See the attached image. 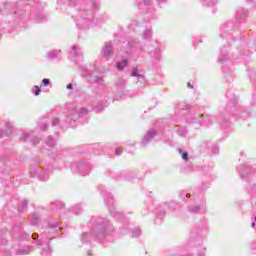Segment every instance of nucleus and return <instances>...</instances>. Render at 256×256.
<instances>
[{
	"mask_svg": "<svg viewBox=\"0 0 256 256\" xmlns=\"http://www.w3.org/2000/svg\"><path fill=\"white\" fill-rule=\"evenodd\" d=\"M155 137H157V130H148L142 138V147H147V145H149V143H151Z\"/></svg>",
	"mask_w": 256,
	"mask_h": 256,
	"instance_id": "obj_15",
	"label": "nucleus"
},
{
	"mask_svg": "<svg viewBox=\"0 0 256 256\" xmlns=\"http://www.w3.org/2000/svg\"><path fill=\"white\" fill-rule=\"evenodd\" d=\"M90 81L91 83H103V78L101 76H94Z\"/></svg>",
	"mask_w": 256,
	"mask_h": 256,
	"instance_id": "obj_47",
	"label": "nucleus"
},
{
	"mask_svg": "<svg viewBox=\"0 0 256 256\" xmlns=\"http://www.w3.org/2000/svg\"><path fill=\"white\" fill-rule=\"evenodd\" d=\"M177 133L180 137H187V128H179Z\"/></svg>",
	"mask_w": 256,
	"mask_h": 256,
	"instance_id": "obj_45",
	"label": "nucleus"
},
{
	"mask_svg": "<svg viewBox=\"0 0 256 256\" xmlns=\"http://www.w3.org/2000/svg\"><path fill=\"white\" fill-rule=\"evenodd\" d=\"M66 89H69L70 91L73 90V84H72V83H69V84L66 86Z\"/></svg>",
	"mask_w": 256,
	"mask_h": 256,
	"instance_id": "obj_58",
	"label": "nucleus"
},
{
	"mask_svg": "<svg viewBox=\"0 0 256 256\" xmlns=\"http://www.w3.org/2000/svg\"><path fill=\"white\" fill-rule=\"evenodd\" d=\"M151 57H153L155 63L159 62V59H161V50L156 48L153 53H151Z\"/></svg>",
	"mask_w": 256,
	"mask_h": 256,
	"instance_id": "obj_27",
	"label": "nucleus"
},
{
	"mask_svg": "<svg viewBox=\"0 0 256 256\" xmlns=\"http://www.w3.org/2000/svg\"><path fill=\"white\" fill-rule=\"evenodd\" d=\"M210 185L211 183L209 181H206L203 182L197 190H195V192L193 193L195 203H199V201H205L204 193L205 191H207V189H209Z\"/></svg>",
	"mask_w": 256,
	"mask_h": 256,
	"instance_id": "obj_13",
	"label": "nucleus"
},
{
	"mask_svg": "<svg viewBox=\"0 0 256 256\" xmlns=\"http://www.w3.org/2000/svg\"><path fill=\"white\" fill-rule=\"evenodd\" d=\"M71 212L74 213V215H81V213H83V208L81 205H75L71 208Z\"/></svg>",
	"mask_w": 256,
	"mask_h": 256,
	"instance_id": "obj_31",
	"label": "nucleus"
},
{
	"mask_svg": "<svg viewBox=\"0 0 256 256\" xmlns=\"http://www.w3.org/2000/svg\"><path fill=\"white\" fill-rule=\"evenodd\" d=\"M27 237H29V234L20 235V239H27Z\"/></svg>",
	"mask_w": 256,
	"mask_h": 256,
	"instance_id": "obj_61",
	"label": "nucleus"
},
{
	"mask_svg": "<svg viewBox=\"0 0 256 256\" xmlns=\"http://www.w3.org/2000/svg\"><path fill=\"white\" fill-rule=\"evenodd\" d=\"M156 3L158 7H161V5H164V3H167V0H156Z\"/></svg>",
	"mask_w": 256,
	"mask_h": 256,
	"instance_id": "obj_55",
	"label": "nucleus"
},
{
	"mask_svg": "<svg viewBox=\"0 0 256 256\" xmlns=\"http://www.w3.org/2000/svg\"><path fill=\"white\" fill-rule=\"evenodd\" d=\"M88 227L90 228V234L84 232L81 235L80 241L82 243H91L92 239L94 241H103V239H107L109 234L114 231L111 222L99 216H92L88 223Z\"/></svg>",
	"mask_w": 256,
	"mask_h": 256,
	"instance_id": "obj_2",
	"label": "nucleus"
},
{
	"mask_svg": "<svg viewBox=\"0 0 256 256\" xmlns=\"http://www.w3.org/2000/svg\"><path fill=\"white\" fill-rule=\"evenodd\" d=\"M4 11L6 15H11L14 21L23 19V10L19 9V5L15 2H4Z\"/></svg>",
	"mask_w": 256,
	"mask_h": 256,
	"instance_id": "obj_8",
	"label": "nucleus"
},
{
	"mask_svg": "<svg viewBox=\"0 0 256 256\" xmlns=\"http://www.w3.org/2000/svg\"><path fill=\"white\" fill-rule=\"evenodd\" d=\"M178 153L181 155L184 161H189V153L187 151H183V149H178Z\"/></svg>",
	"mask_w": 256,
	"mask_h": 256,
	"instance_id": "obj_36",
	"label": "nucleus"
},
{
	"mask_svg": "<svg viewBox=\"0 0 256 256\" xmlns=\"http://www.w3.org/2000/svg\"><path fill=\"white\" fill-rule=\"evenodd\" d=\"M98 191H100L101 196L104 197V201L108 205L110 214L113 215L115 219H119V221H125V215L122 212L117 211L115 209V206H114L115 199L113 198L111 193L107 192V190L105 189V186L103 185L98 186Z\"/></svg>",
	"mask_w": 256,
	"mask_h": 256,
	"instance_id": "obj_6",
	"label": "nucleus"
},
{
	"mask_svg": "<svg viewBox=\"0 0 256 256\" xmlns=\"http://www.w3.org/2000/svg\"><path fill=\"white\" fill-rule=\"evenodd\" d=\"M189 213H192L193 215H201V213H205V205H196L192 207H188Z\"/></svg>",
	"mask_w": 256,
	"mask_h": 256,
	"instance_id": "obj_19",
	"label": "nucleus"
},
{
	"mask_svg": "<svg viewBox=\"0 0 256 256\" xmlns=\"http://www.w3.org/2000/svg\"><path fill=\"white\" fill-rule=\"evenodd\" d=\"M101 54L104 59H111V56L113 55V44H111V42H106L101 50Z\"/></svg>",
	"mask_w": 256,
	"mask_h": 256,
	"instance_id": "obj_17",
	"label": "nucleus"
},
{
	"mask_svg": "<svg viewBox=\"0 0 256 256\" xmlns=\"http://www.w3.org/2000/svg\"><path fill=\"white\" fill-rule=\"evenodd\" d=\"M52 207H56V209H63L65 207V204L61 201H56L52 204Z\"/></svg>",
	"mask_w": 256,
	"mask_h": 256,
	"instance_id": "obj_46",
	"label": "nucleus"
},
{
	"mask_svg": "<svg viewBox=\"0 0 256 256\" xmlns=\"http://www.w3.org/2000/svg\"><path fill=\"white\" fill-rule=\"evenodd\" d=\"M203 1V5H205L206 7H215V5H217V0H202Z\"/></svg>",
	"mask_w": 256,
	"mask_h": 256,
	"instance_id": "obj_37",
	"label": "nucleus"
},
{
	"mask_svg": "<svg viewBox=\"0 0 256 256\" xmlns=\"http://www.w3.org/2000/svg\"><path fill=\"white\" fill-rule=\"evenodd\" d=\"M128 49L130 51H143V47H141V44L137 42V40H129L128 41Z\"/></svg>",
	"mask_w": 256,
	"mask_h": 256,
	"instance_id": "obj_20",
	"label": "nucleus"
},
{
	"mask_svg": "<svg viewBox=\"0 0 256 256\" xmlns=\"http://www.w3.org/2000/svg\"><path fill=\"white\" fill-rule=\"evenodd\" d=\"M220 126H221L223 129H227V127H229V119H223V120L220 122Z\"/></svg>",
	"mask_w": 256,
	"mask_h": 256,
	"instance_id": "obj_50",
	"label": "nucleus"
},
{
	"mask_svg": "<svg viewBox=\"0 0 256 256\" xmlns=\"http://www.w3.org/2000/svg\"><path fill=\"white\" fill-rule=\"evenodd\" d=\"M128 64L129 61L127 59H124L116 62V68L118 69V71H123Z\"/></svg>",
	"mask_w": 256,
	"mask_h": 256,
	"instance_id": "obj_25",
	"label": "nucleus"
},
{
	"mask_svg": "<svg viewBox=\"0 0 256 256\" xmlns=\"http://www.w3.org/2000/svg\"><path fill=\"white\" fill-rule=\"evenodd\" d=\"M44 145H45L46 149H48V150L53 149V147H55V145H57V140L53 136H48L44 140Z\"/></svg>",
	"mask_w": 256,
	"mask_h": 256,
	"instance_id": "obj_21",
	"label": "nucleus"
},
{
	"mask_svg": "<svg viewBox=\"0 0 256 256\" xmlns=\"http://www.w3.org/2000/svg\"><path fill=\"white\" fill-rule=\"evenodd\" d=\"M226 97H227V99H230V103H231V105H233V107H235V105H237V101H238L237 97L231 98L229 95V92H226Z\"/></svg>",
	"mask_w": 256,
	"mask_h": 256,
	"instance_id": "obj_43",
	"label": "nucleus"
},
{
	"mask_svg": "<svg viewBox=\"0 0 256 256\" xmlns=\"http://www.w3.org/2000/svg\"><path fill=\"white\" fill-rule=\"evenodd\" d=\"M32 251L33 246H24L16 251V255H29V253H32Z\"/></svg>",
	"mask_w": 256,
	"mask_h": 256,
	"instance_id": "obj_23",
	"label": "nucleus"
},
{
	"mask_svg": "<svg viewBox=\"0 0 256 256\" xmlns=\"http://www.w3.org/2000/svg\"><path fill=\"white\" fill-rule=\"evenodd\" d=\"M182 109H187V110H189V109H191V105L186 104V105H185V108H182Z\"/></svg>",
	"mask_w": 256,
	"mask_h": 256,
	"instance_id": "obj_63",
	"label": "nucleus"
},
{
	"mask_svg": "<svg viewBox=\"0 0 256 256\" xmlns=\"http://www.w3.org/2000/svg\"><path fill=\"white\" fill-rule=\"evenodd\" d=\"M123 154V149L121 147H117L115 149V155H122Z\"/></svg>",
	"mask_w": 256,
	"mask_h": 256,
	"instance_id": "obj_54",
	"label": "nucleus"
},
{
	"mask_svg": "<svg viewBox=\"0 0 256 256\" xmlns=\"http://www.w3.org/2000/svg\"><path fill=\"white\" fill-rule=\"evenodd\" d=\"M31 225H33L34 227L39 225V217H37L36 215H33L31 219Z\"/></svg>",
	"mask_w": 256,
	"mask_h": 256,
	"instance_id": "obj_49",
	"label": "nucleus"
},
{
	"mask_svg": "<svg viewBox=\"0 0 256 256\" xmlns=\"http://www.w3.org/2000/svg\"><path fill=\"white\" fill-rule=\"evenodd\" d=\"M167 211H175V203H164L157 208V218L154 221L155 225H161V223H163V219Z\"/></svg>",
	"mask_w": 256,
	"mask_h": 256,
	"instance_id": "obj_9",
	"label": "nucleus"
},
{
	"mask_svg": "<svg viewBox=\"0 0 256 256\" xmlns=\"http://www.w3.org/2000/svg\"><path fill=\"white\" fill-rule=\"evenodd\" d=\"M42 85L44 86V87H51V80L49 79V78H44L43 80H42Z\"/></svg>",
	"mask_w": 256,
	"mask_h": 256,
	"instance_id": "obj_53",
	"label": "nucleus"
},
{
	"mask_svg": "<svg viewBox=\"0 0 256 256\" xmlns=\"http://www.w3.org/2000/svg\"><path fill=\"white\" fill-rule=\"evenodd\" d=\"M80 71L82 77H91V72H89L85 66H80Z\"/></svg>",
	"mask_w": 256,
	"mask_h": 256,
	"instance_id": "obj_35",
	"label": "nucleus"
},
{
	"mask_svg": "<svg viewBox=\"0 0 256 256\" xmlns=\"http://www.w3.org/2000/svg\"><path fill=\"white\" fill-rule=\"evenodd\" d=\"M186 123H188V125H205L206 127H209V125L213 123V117L209 114L195 112L186 117Z\"/></svg>",
	"mask_w": 256,
	"mask_h": 256,
	"instance_id": "obj_7",
	"label": "nucleus"
},
{
	"mask_svg": "<svg viewBox=\"0 0 256 256\" xmlns=\"http://www.w3.org/2000/svg\"><path fill=\"white\" fill-rule=\"evenodd\" d=\"M73 173H78L85 177L91 173V164L78 160L71 165Z\"/></svg>",
	"mask_w": 256,
	"mask_h": 256,
	"instance_id": "obj_10",
	"label": "nucleus"
},
{
	"mask_svg": "<svg viewBox=\"0 0 256 256\" xmlns=\"http://www.w3.org/2000/svg\"><path fill=\"white\" fill-rule=\"evenodd\" d=\"M229 59V56L227 55V50H220V58L219 63H225Z\"/></svg>",
	"mask_w": 256,
	"mask_h": 256,
	"instance_id": "obj_29",
	"label": "nucleus"
},
{
	"mask_svg": "<svg viewBox=\"0 0 256 256\" xmlns=\"http://www.w3.org/2000/svg\"><path fill=\"white\" fill-rule=\"evenodd\" d=\"M110 177L112 179H115V181H133V176L129 175L127 171H122V172H112L108 171Z\"/></svg>",
	"mask_w": 256,
	"mask_h": 256,
	"instance_id": "obj_14",
	"label": "nucleus"
},
{
	"mask_svg": "<svg viewBox=\"0 0 256 256\" xmlns=\"http://www.w3.org/2000/svg\"><path fill=\"white\" fill-rule=\"evenodd\" d=\"M48 228L56 234H59V231H61V227H59V222L57 221L48 222Z\"/></svg>",
	"mask_w": 256,
	"mask_h": 256,
	"instance_id": "obj_24",
	"label": "nucleus"
},
{
	"mask_svg": "<svg viewBox=\"0 0 256 256\" xmlns=\"http://www.w3.org/2000/svg\"><path fill=\"white\" fill-rule=\"evenodd\" d=\"M211 151L214 155H219V146L217 144L212 145Z\"/></svg>",
	"mask_w": 256,
	"mask_h": 256,
	"instance_id": "obj_52",
	"label": "nucleus"
},
{
	"mask_svg": "<svg viewBox=\"0 0 256 256\" xmlns=\"http://www.w3.org/2000/svg\"><path fill=\"white\" fill-rule=\"evenodd\" d=\"M22 139L23 141H31L32 145H39V137L37 136H33V134L28 133V132H24L22 134Z\"/></svg>",
	"mask_w": 256,
	"mask_h": 256,
	"instance_id": "obj_18",
	"label": "nucleus"
},
{
	"mask_svg": "<svg viewBox=\"0 0 256 256\" xmlns=\"http://www.w3.org/2000/svg\"><path fill=\"white\" fill-rule=\"evenodd\" d=\"M30 177H38L40 181H47L49 179V175H51L50 169H43L37 165L32 166L30 169Z\"/></svg>",
	"mask_w": 256,
	"mask_h": 256,
	"instance_id": "obj_11",
	"label": "nucleus"
},
{
	"mask_svg": "<svg viewBox=\"0 0 256 256\" xmlns=\"http://www.w3.org/2000/svg\"><path fill=\"white\" fill-rule=\"evenodd\" d=\"M187 87H189L190 89H193V84H191V82H188Z\"/></svg>",
	"mask_w": 256,
	"mask_h": 256,
	"instance_id": "obj_64",
	"label": "nucleus"
},
{
	"mask_svg": "<svg viewBox=\"0 0 256 256\" xmlns=\"http://www.w3.org/2000/svg\"><path fill=\"white\" fill-rule=\"evenodd\" d=\"M69 5H81L75 15H73L74 21H76V27L78 29H89V27H95V11L99 9L101 2L99 0H90L83 4V0H68Z\"/></svg>",
	"mask_w": 256,
	"mask_h": 256,
	"instance_id": "obj_1",
	"label": "nucleus"
},
{
	"mask_svg": "<svg viewBox=\"0 0 256 256\" xmlns=\"http://www.w3.org/2000/svg\"><path fill=\"white\" fill-rule=\"evenodd\" d=\"M89 113L87 108H79L75 104H67L66 119L61 120V117H55L52 112V127L65 129V127H75L79 123L81 117H85Z\"/></svg>",
	"mask_w": 256,
	"mask_h": 256,
	"instance_id": "obj_3",
	"label": "nucleus"
},
{
	"mask_svg": "<svg viewBox=\"0 0 256 256\" xmlns=\"http://www.w3.org/2000/svg\"><path fill=\"white\" fill-rule=\"evenodd\" d=\"M222 72L227 81H231L233 79V72L227 69V67L222 68Z\"/></svg>",
	"mask_w": 256,
	"mask_h": 256,
	"instance_id": "obj_26",
	"label": "nucleus"
},
{
	"mask_svg": "<svg viewBox=\"0 0 256 256\" xmlns=\"http://www.w3.org/2000/svg\"><path fill=\"white\" fill-rule=\"evenodd\" d=\"M11 126H7L6 130H0V139H3V137H9L11 135Z\"/></svg>",
	"mask_w": 256,
	"mask_h": 256,
	"instance_id": "obj_30",
	"label": "nucleus"
},
{
	"mask_svg": "<svg viewBox=\"0 0 256 256\" xmlns=\"http://www.w3.org/2000/svg\"><path fill=\"white\" fill-rule=\"evenodd\" d=\"M5 233H7V231L0 230V246L7 245V238L5 237Z\"/></svg>",
	"mask_w": 256,
	"mask_h": 256,
	"instance_id": "obj_33",
	"label": "nucleus"
},
{
	"mask_svg": "<svg viewBox=\"0 0 256 256\" xmlns=\"http://www.w3.org/2000/svg\"><path fill=\"white\" fill-rule=\"evenodd\" d=\"M241 117H243L244 119L249 117V112H242Z\"/></svg>",
	"mask_w": 256,
	"mask_h": 256,
	"instance_id": "obj_57",
	"label": "nucleus"
},
{
	"mask_svg": "<svg viewBox=\"0 0 256 256\" xmlns=\"http://www.w3.org/2000/svg\"><path fill=\"white\" fill-rule=\"evenodd\" d=\"M3 256H11V252L10 251H6Z\"/></svg>",
	"mask_w": 256,
	"mask_h": 256,
	"instance_id": "obj_62",
	"label": "nucleus"
},
{
	"mask_svg": "<svg viewBox=\"0 0 256 256\" xmlns=\"http://www.w3.org/2000/svg\"><path fill=\"white\" fill-rule=\"evenodd\" d=\"M115 85H116V94H115L116 100L129 97V92L125 90L126 82L124 79H118Z\"/></svg>",
	"mask_w": 256,
	"mask_h": 256,
	"instance_id": "obj_12",
	"label": "nucleus"
},
{
	"mask_svg": "<svg viewBox=\"0 0 256 256\" xmlns=\"http://www.w3.org/2000/svg\"><path fill=\"white\" fill-rule=\"evenodd\" d=\"M57 5H65V0H58Z\"/></svg>",
	"mask_w": 256,
	"mask_h": 256,
	"instance_id": "obj_59",
	"label": "nucleus"
},
{
	"mask_svg": "<svg viewBox=\"0 0 256 256\" xmlns=\"http://www.w3.org/2000/svg\"><path fill=\"white\" fill-rule=\"evenodd\" d=\"M131 77H138V81H145V77L143 75L139 74V70H137V69H134L131 72Z\"/></svg>",
	"mask_w": 256,
	"mask_h": 256,
	"instance_id": "obj_32",
	"label": "nucleus"
},
{
	"mask_svg": "<svg viewBox=\"0 0 256 256\" xmlns=\"http://www.w3.org/2000/svg\"><path fill=\"white\" fill-rule=\"evenodd\" d=\"M151 28L147 27L142 34L143 39H151Z\"/></svg>",
	"mask_w": 256,
	"mask_h": 256,
	"instance_id": "obj_39",
	"label": "nucleus"
},
{
	"mask_svg": "<svg viewBox=\"0 0 256 256\" xmlns=\"http://www.w3.org/2000/svg\"><path fill=\"white\" fill-rule=\"evenodd\" d=\"M55 235L51 234V231H44L41 234V238L39 239V234L37 233H33L32 234V239H33V243H35L36 245H38V247L41 248V255L42 256H51V246L49 245L48 241H53V239H55Z\"/></svg>",
	"mask_w": 256,
	"mask_h": 256,
	"instance_id": "obj_4",
	"label": "nucleus"
},
{
	"mask_svg": "<svg viewBox=\"0 0 256 256\" xmlns=\"http://www.w3.org/2000/svg\"><path fill=\"white\" fill-rule=\"evenodd\" d=\"M70 57H72L73 61H83V50L79 48L77 45H73L70 50Z\"/></svg>",
	"mask_w": 256,
	"mask_h": 256,
	"instance_id": "obj_16",
	"label": "nucleus"
},
{
	"mask_svg": "<svg viewBox=\"0 0 256 256\" xmlns=\"http://www.w3.org/2000/svg\"><path fill=\"white\" fill-rule=\"evenodd\" d=\"M60 54H61V50H52L46 54V57L51 61H55V59H58V61H61Z\"/></svg>",
	"mask_w": 256,
	"mask_h": 256,
	"instance_id": "obj_22",
	"label": "nucleus"
},
{
	"mask_svg": "<svg viewBox=\"0 0 256 256\" xmlns=\"http://www.w3.org/2000/svg\"><path fill=\"white\" fill-rule=\"evenodd\" d=\"M252 229H256V216H254V221L251 224Z\"/></svg>",
	"mask_w": 256,
	"mask_h": 256,
	"instance_id": "obj_56",
	"label": "nucleus"
},
{
	"mask_svg": "<svg viewBox=\"0 0 256 256\" xmlns=\"http://www.w3.org/2000/svg\"><path fill=\"white\" fill-rule=\"evenodd\" d=\"M191 197V194L188 193L187 191H182L180 193V199H182V201H188Z\"/></svg>",
	"mask_w": 256,
	"mask_h": 256,
	"instance_id": "obj_38",
	"label": "nucleus"
},
{
	"mask_svg": "<svg viewBox=\"0 0 256 256\" xmlns=\"http://www.w3.org/2000/svg\"><path fill=\"white\" fill-rule=\"evenodd\" d=\"M67 155V151L65 150H58L56 153V159H63Z\"/></svg>",
	"mask_w": 256,
	"mask_h": 256,
	"instance_id": "obj_44",
	"label": "nucleus"
},
{
	"mask_svg": "<svg viewBox=\"0 0 256 256\" xmlns=\"http://www.w3.org/2000/svg\"><path fill=\"white\" fill-rule=\"evenodd\" d=\"M153 4V0H143L142 2L138 3L139 9H147L149 5Z\"/></svg>",
	"mask_w": 256,
	"mask_h": 256,
	"instance_id": "obj_28",
	"label": "nucleus"
},
{
	"mask_svg": "<svg viewBox=\"0 0 256 256\" xmlns=\"http://www.w3.org/2000/svg\"><path fill=\"white\" fill-rule=\"evenodd\" d=\"M249 11L244 8H238L236 11V24L233 22L227 23L224 27L220 29V37L225 38L224 33H229L230 31H237L241 26V22L247 19Z\"/></svg>",
	"mask_w": 256,
	"mask_h": 256,
	"instance_id": "obj_5",
	"label": "nucleus"
},
{
	"mask_svg": "<svg viewBox=\"0 0 256 256\" xmlns=\"http://www.w3.org/2000/svg\"><path fill=\"white\" fill-rule=\"evenodd\" d=\"M33 95H35V97H39V95H41V88L39 86H34Z\"/></svg>",
	"mask_w": 256,
	"mask_h": 256,
	"instance_id": "obj_51",
	"label": "nucleus"
},
{
	"mask_svg": "<svg viewBox=\"0 0 256 256\" xmlns=\"http://www.w3.org/2000/svg\"><path fill=\"white\" fill-rule=\"evenodd\" d=\"M41 131H47L49 129V122L42 120V123L39 125Z\"/></svg>",
	"mask_w": 256,
	"mask_h": 256,
	"instance_id": "obj_42",
	"label": "nucleus"
},
{
	"mask_svg": "<svg viewBox=\"0 0 256 256\" xmlns=\"http://www.w3.org/2000/svg\"><path fill=\"white\" fill-rule=\"evenodd\" d=\"M21 229H23V225H21V223H16L12 228V233H19Z\"/></svg>",
	"mask_w": 256,
	"mask_h": 256,
	"instance_id": "obj_41",
	"label": "nucleus"
},
{
	"mask_svg": "<svg viewBox=\"0 0 256 256\" xmlns=\"http://www.w3.org/2000/svg\"><path fill=\"white\" fill-rule=\"evenodd\" d=\"M104 101H105V104H100L95 107V110L97 111V113H101V111H103L105 107H107V99L104 98Z\"/></svg>",
	"mask_w": 256,
	"mask_h": 256,
	"instance_id": "obj_40",
	"label": "nucleus"
},
{
	"mask_svg": "<svg viewBox=\"0 0 256 256\" xmlns=\"http://www.w3.org/2000/svg\"><path fill=\"white\" fill-rule=\"evenodd\" d=\"M141 236V229L136 228L134 230H132V237L137 238Z\"/></svg>",
	"mask_w": 256,
	"mask_h": 256,
	"instance_id": "obj_48",
	"label": "nucleus"
},
{
	"mask_svg": "<svg viewBox=\"0 0 256 256\" xmlns=\"http://www.w3.org/2000/svg\"><path fill=\"white\" fill-rule=\"evenodd\" d=\"M251 249H256V241H253L251 244Z\"/></svg>",
	"mask_w": 256,
	"mask_h": 256,
	"instance_id": "obj_60",
	"label": "nucleus"
},
{
	"mask_svg": "<svg viewBox=\"0 0 256 256\" xmlns=\"http://www.w3.org/2000/svg\"><path fill=\"white\" fill-rule=\"evenodd\" d=\"M28 205H29V201H27V199L22 200L18 206V211H25Z\"/></svg>",
	"mask_w": 256,
	"mask_h": 256,
	"instance_id": "obj_34",
	"label": "nucleus"
}]
</instances>
